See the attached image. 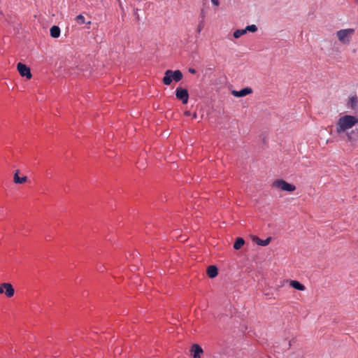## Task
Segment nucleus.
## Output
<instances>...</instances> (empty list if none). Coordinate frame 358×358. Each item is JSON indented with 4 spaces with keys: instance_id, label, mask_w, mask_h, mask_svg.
<instances>
[{
    "instance_id": "nucleus-1",
    "label": "nucleus",
    "mask_w": 358,
    "mask_h": 358,
    "mask_svg": "<svg viewBox=\"0 0 358 358\" xmlns=\"http://www.w3.org/2000/svg\"><path fill=\"white\" fill-rule=\"evenodd\" d=\"M358 122V119L355 116L345 115L340 117L336 125V130L338 134L345 131L351 129Z\"/></svg>"
},
{
    "instance_id": "nucleus-2",
    "label": "nucleus",
    "mask_w": 358,
    "mask_h": 358,
    "mask_svg": "<svg viewBox=\"0 0 358 358\" xmlns=\"http://www.w3.org/2000/svg\"><path fill=\"white\" fill-rule=\"evenodd\" d=\"M182 73L180 70H166L162 79L163 83L166 85H170L173 80L179 82L182 78Z\"/></svg>"
},
{
    "instance_id": "nucleus-3",
    "label": "nucleus",
    "mask_w": 358,
    "mask_h": 358,
    "mask_svg": "<svg viewBox=\"0 0 358 358\" xmlns=\"http://www.w3.org/2000/svg\"><path fill=\"white\" fill-rule=\"evenodd\" d=\"M354 33V29H343L338 31L336 32V36L340 42L343 44H349Z\"/></svg>"
},
{
    "instance_id": "nucleus-4",
    "label": "nucleus",
    "mask_w": 358,
    "mask_h": 358,
    "mask_svg": "<svg viewBox=\"0 0 358 358\" xmlns=\"http://www.w3.org/2000/svg\"><path fill=\"white\" fill-rule=\"evenodd\" d=\"M273 187L280 189L282 191L293 192L296 189V187L290 183H288L282 179L276 180L273 182Z\"/></svg>"
},
{
    "instance_id": "nucleus-5",
    "label": "nucleus",
    "mask_w": 358,
    "mask_h": 358,
    "mask_svg": "<svg viewBox=\"0 0 358 358\" xmlns=\"http://www.w3.org/2000/svg\"><path fill=\"white\" fill-rule=\"evenodd\" d=\"M176 97L183 104H186L188 102L189 93L186 89L178 87L176 90Z\"/></svg>"
},
{
    "instance_id": "nucleus-6",
    "label": "nucleus",
    "mask_w": 358,
    "mask_h": 358,
    "mask_svg": "<svg viewBox=\"0 0 358 358\" xmlns=\"http://www.w3.org/2000/svg\"><path fill=\"white\" fill-rule=\"evenodd\" d=\"M17 69L22 77H26L27 79H30L32 76L30 69L25 64L19 62L17 65Z\"/></svg>"
},
{
    "instance_id": "nucleus-7",
    "label": "nucleus",
    "mask_w": 358,
    "mask_h": 358,
    "mask_svg": "<svg viewBox=\"0 0 358 358\" xmlns=\"http://www.w3.org/2000/svg\"><path fill=\"white\" fill-rule=\"evenodd\" d=\"M252 92V90L250 87H245L239 91L233 90L231 94L236 97H243Z\"/></svg>"
},
{
    "instance_id": "nucleus-8",
    "label": "nucleus",
    "mask_w": 358,
    "mask_h": 358,
    "mask_svg": "<svg viewBox=\"0 0 358 358\" xmlns=\"http://www.w3.org/2000/svg\"><path fill=\"white\" fill-rule=\"evenodd\" d=\"M191 351L193 352V358H201V354L203 353V349L198 344H194L192 346Z\"/></svg>"
},
{
    "instance_id": "nucleus-9",
    "label": "nucleus",
    "mask_w": 358,
    "mask_h": 358,
    "mask_svg": "<svg viewBox=\"0 0 358 358\" xmlns=\"http://www.w3.org/2000/svg\"><path fill=\"white\" fill-rule=\"evenodd\" d=\"M3 287H5V294L8 297H11L14 295L15 291L11 284L4 282Z\"/></svg>"
},
{
    "instance_id": "nucleus-10",
    "label": "nucleus",
    "mask_w": 358,
    "mask_h": 358,
    "mask_svg": "<svg viewBox=\"0 0 358 358\" xmlns=\"http://www.w3.org/2000/svg\"><path fill=\"white\" fill-rule=\"evenodd\" d=\"M217 273L218 269L215 266L211 265L208 267L207 275L209 278H213L217 275Z\"/></svg>"
},
{
    "instance_id": "nucleus-11",
    "label": "nucleus",
    "mask_w": 358,
    "mask_h": 358,
    "mask_svg": "<svg viewBox=\"0 0 358 358\" xmlns=\"http://www.w3.org/2000/svg\"><path fill=\"white\" fill-rule=\"evenodd\" d=\"M253 241L259 245H261V246H266L269 244V243L271 242V237H268L265 240H262L260 239L259 238L257 237V236H255L253 238Z\"/></svg>"
},
{
    "instance_id": "nucleus-12",
    "label": "nucleus",
    "mask_w": 358,
    "mask_h": 358,
    "mask_svg": "<svg viewBox=\"0 0 358 358\" xmlns=\"http://www.w3.org/2000/svg\"><path fill=\"white\" fill-rule=\"evenodd\" d=\"M18 173H19V170H17L14 174V178H13L14 182L16 184H22V183L25 182L27 180V177L23 176V177L20 178L18 176Z\"/></svg>"
},
{
    "instance_id": "nucleus-13",
    "label": "nucleus",
    "mask_w": 358,
    "mask_h": 358,
    "mask_svg": "<svg viewBox=\"0 0 358 358\" xmlns=\"http://www.w3.org/2000/svg\"><path fill=\"white\" fill-rule=\"evenodd\" d=\"M289 285L292 287L299 291H303L306 289L305 286L297 280H290Z\"/></svg>"
},
{
    "instance_id": "nucleus-14",
    "label": "nucleus",
    "mask_w": 358,
    "mask_h": 358,
    "mask_svg": "<svg viewBox=\"0 0 358 358\" xmlns=\"http://www.w3.org/2000/svg\"><path fill=\"white\" fill-rule=\"evenodd\" d=\"M50 34L52 38H58L60 35V28L56 25L52 26L50 29Z\"/></svg>"
},
{
    "instance_id": "nucleus-15",
    "label": "nucleus",
    "mask_w": 358,
    "mask_h": 358,
    "mask_svg": "<svg viewBox=\"0 0 358 358\" xmlns=\"http://www.w3.org/2000/svg\"><path fill=\"white\" fill-rule=\"evenodd\" d=\"M245 241L242 238H237L234 244V248L235 250H239L244 245Z\"/></svg>"
},
{
    "instance_id": "nucleus-16",
    "label": "nucleus",
    "mask_w": 358,
    "mask_h": 358,
    "mask_svg": "<svg viewBox=\"0 0 358 358\" xmlns=\"http://www.w3.org/2000/svg\"><path fill=\"white\" fill-rule=\"evenodd\" d=\"M75 20L77 22V24H80V25L86 23L85 17L83 15H81V14L77 15L75 17ZM90 23H91L90 21L87 22V24H90Z\"/></svg>"
},
{
    "instance_id": "nucleus-17",
    "label": "nucleus",
    "mask_w": 358,
    "mask_h": 358,
    "mask_svg": "<svg viewBox=\"0 0 358 358\" xmlns=\"http://www.w3.org/2000/svg\"><path fill=\"white\" fill-rule=\"evenodd\" d=\"M358 99L357 96H353L350 98L349 104L350 107L355 109L357 106Z\"/></svg>"
},
{
    "instance_id": "nucleus-18",
    "label": "nucleus",
    "mask_w": 358,
    "mask_h": 358,
    "mask_svg": "<svg viewBox=\"0 0 358 358\" xmlns=\"http://www.w3.org/2000/svg\"><path fill=\"white\" fill-rule=\"evenodd\" d=\"M246 30L245 29H236L234 34H233V36L235 38H238L239 37H241L242 35L246 34Z\"/></svg>"
},
{
    "instance_id": "nucleus-19",
    "label": "nucleus",
    "mask_w": 358,
    "mask_h": 358,
    "mask_svg": "<svg viewBox=\"0 0 358 358\" xmlns=\"http://www.w3.org/2000/svg\"><path fill=\"white\" fill-rule=\"evenodd\" d=\"M246 32H255L257 31V27L255 24L248 25L245 28Z\"/></svg>"
},
{
    "instance_id": "nucleus-20",
    "label": "nucleus",
    "mask_w": 358,
    "mask_h": 358,
    "mask_svg": "<svg viewBox=\"0 0 358 358\" xmlns=\"http://www.w3.org/2000/svg\"><path fill=\"white\" fill-rule=\"evenodd\" d=\"M355 134L354 131H352L351 132H347L346 136L349 141H352L353 140L352 134Z\"/></svg>"
},
{
    "instance_id": "nucleus-21",
    "label": "nucleus",
    "mask_w": 358,
    "mask_h": 358,
    "mask_svg": "<svg viewBox=\"0 0 358 358\" xmlns=\"http://www.w3.org/2000/svg\"><path fill=\"white\" fill-rule=\"evenodd\" d=\"M203 20H201L199 22V24H198L197 30H198V32H199V33H200V32H201V29H203Z\"/></svg>"
},
{
    "instance_id": "nucleus-22",
    "label": "nucleus",
    "mask_w": 358,
    "mask_h": 358,
    "mask_svg": "<svg viewBox=\"0 0 358 358\" xmlns=\"http://www.w3.org/2000/svg\"><path fill=\"white\" fill-rule=\"evenodd\" d=\"M211 2L215 6H218L220 4V2L218 0H211Z\"/></svg>"
},
{
    "instance_id": "nucleus-23",
    "label": "nucleus",
    "mask_w": 358,
    "mask_h": 358,
    "mask_svg": "<svg viewBox=\"0 0 358 358\" xmlns=\"http://www.w3.org/2000/svg\"><path fill=\"white\" fill-rule=\"evenodd\" d=\"M188 71L190 73H192V74H194L196 73V70L194 69H192V68H189Z\"/></svg>"
},
{
    "instance_id": "nucleus-24",
    "label": "nucleus",
    "mask_w": 358,
    "mask_h": 358,
    "mask_svg": "<svg viewBox=\"0 0 358 358\" xmlns=\"http://www.w3.org/2000/svg\"><path fill=\"white\" fill-rule=\"evenodd\" d=\"M201 20H203L204 17H205V12L203 10H201Z\"/></svg>"
},
{
    "instance_id": "nucleus-25",
    "label": "nucleus",
    "mask_w": 358,
    "mask_h": 358,
    "mask_svg": "<svg viewBox=\"0 0 358 358\" xmlns=\"http://www.w3.org/2000/svg\"><path fill=\"white\" fill-rule=\"evenodd\" d=\"M5 287H3V284H1V285H0V294H2L3 293V289Z\"/></svg>"
},
{
    "instance_id": "nucleus-26",
    "label": "nucleus",
    "mask_w": 358,
    "mask_h": 358,
    "mask_svg": "<svg viewBox=\"0 0 358 358\" xmlns=\"http://www.w3.org/2000/svg\"><path fill=\"white\" fill-rule=\"evenodd\" d=\"M184 114H185V115H186V116H189V115H191V113H190V111H189V110L185 111Z\"/></svg>"
},
{
    "instance_id": "nucleus-27",
    "label": "nucleus",
    "mask_w": 358,
    "mask_h": 358,
    "mask_svg": "<svg viewBox=\"0 0 358 358\" xmlns=\"http://www.w3.org/2000/svg\"><path fill=\"white\" fill-rule=\"evenodd\" d=\"M192 117L193 118H196L197 117V115L196 113H194L193 115H192Z\"/></svg>"
}]
</instances>
